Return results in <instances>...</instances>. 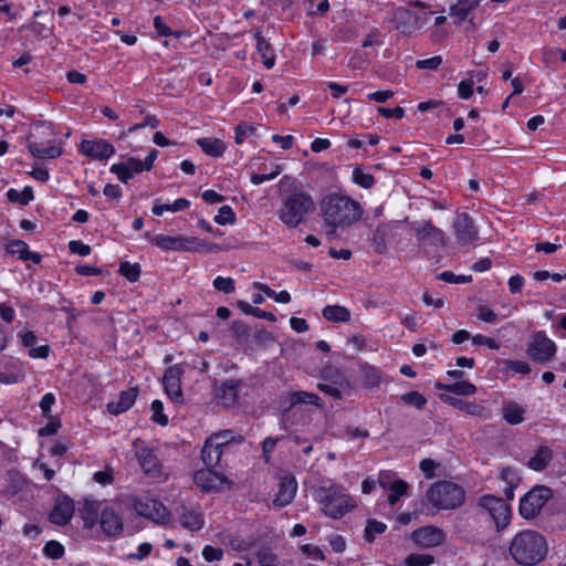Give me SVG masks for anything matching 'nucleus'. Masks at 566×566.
Returning a JSON list of instances; mask_svg holds the SVG:
<instances>
[{"mask_svg": "<svg viewBox=\"0 0 566 566\" xmlns=\"http://www.w3.org/2000/svg\"><path fill=\"white\" fill-rule=\"evenodd\" d=\"M364 213L361 205L344 191H329L319 201V214L327 239L337 237V228L357 222Z\"/></svg>", "mask_w": 566, "mask_h": 566, "instance_id": "nucleus-1", "label": "nucleus"}, {"mask_svg": "<svg viewBox=\"0 0 566 566\" xmlns=\"http://www.w3.org/2000/svg\"><path fill=\"white\" fill-rule=\"evenodd\" d=\"M411 6L417 8L413 11L406 8H397L394 11V21L396 28L402 33L410 35L417 31H429V38L432 42L439 43L447 38V32L440 27L447 22V17L443 13L434 17V28H429V22L433 15L430 10V4L424 1L416 0Z\"/></svg>", "mask_w": 566, "mask_h": 566, "instance_id": "nucleus-2", "label": "nucleus"}, {"mask_svg": "<svg viewBox=\"0 0 566 566\" xmlns=\"http://www.w3.org/2000/svg\"><path fill=\"white\" fill-rule=\"evenodd\" d=\"M84 528L92 537L117 536L123 531V521L118 513L95 501H85L78 510Z\"/></svg>", "mask_w": 566, "mask_h": 566, "instance_id": "nucleus-3", "label": "nucleus"}, {"mask_svg": "<svg viewBox=\"0 0 566 566\" xmlns=\"http://www.w3.org/2000/svg\"><path fill=\"white\" fill-rule=\"evenodd\" d=\"M312 495L321 512L333 520L342 518L357 506L356 500L342 485L332 481L314 488Z\"/></svg>", "mask_w": 566, "mask_h": 566, "instance_id": "nucleus-4", "label": "nucleus"}, {"mask_svg": "<svg viewBox=\"0 0 566 566\" xmlns=\"http://www.w3.org/2000/svg\"><path fill=\"white\" fill-rule=\"evenodd\" d=\"M509 551L516 564L533 566L545 559L548 547L543 535L536 531L525 530L513 536Z\"/></svg>", "mask_w": 566, "mask_h": 566, "instance_id": "nucleus-5", "label": "nucleus"}, {"mask_svg": "<svg viewBox=\"0 0 566 566\" xmlns=\"http://www.w3.org/2000/svg\"><path fill=\"white\" fill-rule=\"evenodd\" d=\"M314 207V200L308 192L295 189L282 198L277 217L286 227L296 228Z\"/></svg>", "mask_w": 566, "mask_h": 566, "instance_id": "nucleus-6", "label": "nucleus"}, {"mask_svg": "<svg viewBox=\"0 0 566 566\" xmlns=\"http://www.w3.org/2000/svg\"><path fill=\"white\" fill-rule=\"evenodd\" d=\"M463 488L454 482L439 481L427 492L428 501L439 510H454L464 502Z\"/></svg>", "mask_w": 566, "mask_h": 566, "instance_id": "nucleus-7", "label": "nucleus"}, {"mask_svg": "<svg viewBox=\"0 0 566 566\" xmlns=\"http://www.w3.org/2000/svg\"><path fill=\"white\" fill-rule=\"evenodd\" d=\"M133 509L139 516L158 525H165L171 521L170 511L160 501L149 495L136 497L133 502Z\"/></svg>", "mask_w": 566, "mask_h": 566, "instance_id": "nucleus-8", "label": "nucleus"}, {"mask_svg": "<svg viewBox=\"0 0 566 566\" xmlns=\"http://www.w3.org/2000/svg\"><path fill=\"white\" fill-rule=\"evenodd\" d=\"M478 504L489 513L494 522L495 531L497 533L505 530L511 523V506L503 499L485 494L480 497Z\"/></svg>", "mask_w": 566, "mask_h": 566, "instance_id": "nucleus-9", "label": "nucleus"}, {"mask_svg": "<svg viewBox=\"0 0 566 566\" xmlns=\"http://www.w3.org/2000/svg\"><path fill=\"white\" fill-rule=\"evenodd\" d=\"M552 496V490L544 485L533 488L520 501V514L526 518H534Z\"/></svg>", "mask_w": 566, "mask_h": 566, "instance_id": "nucleus-10", "label": "nucleus"}, {"mask_svg": "<svg viewBox=\"0 0 566 566\" xmlns=\"http://www.w3.org/2000/svg\"><path fill=\"white\" fill-rule=\"evenodd\" d=\"M556 353V344L548 338L545 333L537 332L533 335L527 347V354L537 363H546L553 358Z\"/></svg>", "mask_w": 566, "mask_h": 566, "instance_id": "nucleus-11", "label": "nucleus"}, {"mask_svg": "<svg viewBox=\"0 0 566 566\" xmlns=\"http://www.w3.org/2000/svg\"><path fill=\"white\" fill-rule=\"evenodd\" d=\"M186 365L176 364L166 369L163 384L166 394L168 397L177 403H181L184 401V395L181 389V377L185 374Z\"/></svg>", "mask_w": 566, "mask_h": 566, "instance_id": "nucleus-12", "label": "nucleus"}, {"mask_svg": "<svg viewBox=\"0 0 566 566\" xmlns=\"http://www.w3.org/2000/svg\"><path fill=\"white\" fill-rule=\"evenodd\" d=\"M379 485L388 493V502L394 505L407 494L409 485L399 479L395 472L381 471L378 476Z\"/></svg>", "mask_w": 566, "mask_h": 566, "instance_id": "nucleus-13", "label": "nucleus"}, {"mask_svg": "<svg viewBox=\"0 0 566 566\" xmlns=\"http://www.w3.org/2000/svg\"><path fill=\"white\" fill-rule=\"evenodd\" d=\"M77 151L82 156L94 160H106L115 154V147L102 138L83 139L77 147Z\"/></svg>", "mask_w": 566, "mask_h": 566, "instance_id": "nucleus-14", "label": "nucleus"}, {"mask_svg": "<svg viewBox=\"0 0 566 566\" xmlns=\"http://www.w3.org/2000/svg\"><path fill=\"white\" fill-rule=\"evenodd\" d=\"M297 491V482L294 475L284 474L279 478L277 490L274 493L271 507L279 510L290 505Z\"/></svg>", "mask_w": 566, "mask_h": 566, "instance_id": "nucleus-15", "label": "nucleus"}, {"mask_svg": "<svg viewBox=\"0 0 566 566\" xmlns=\"http://www.w3.org/2000/svg\"><path fill=\"white\" fill-rule=\"evenodd\" d=\"M193 482L202 491H223L231 485L226 476L208 468L196 471Z\"/></svg>", "mask_w": 566, "mask_h": 566, "instance_id": "nucleus-16", "label": "nucleus"}, {"mask_svg": "<svg viewBox=\"0 0 566 566\" xmlns=\"http://www.w3.org/2000/svg\"><path fill=\"white\" fill-rule=\"evenodd\" d=\"M133 447L139 465L144 470L145 474L151 478H159L161 474V467L153 451L139 440L134 441Z\"/></svg>", "mask_w": 566, "mask_h": 566, "instance_id": "nucleus-17", "label": "nucleus"}, {"mask_svg": "<svg viewBox=\"0 0 566 566\" xmlns=\"http://www.w3.org/2000/svg\"><path fill=\"white\" fill-rule=\"evenodd\" d=\"M412 542L423 548H433L440 546L444 539L446 534L442 530L434 526H423L413 531L410 535Z\"/></svg>", "mask_w": 566, "mask_h": 566, "instance_id": "nucleus-18", "label": "nucleus"}, {"mask_svg": "<svg viewBox=\"0 0 566 566\" xmlns=\"http://www.w3.org/2000/svg\"><path fill=\"white\" fill-rule=\"evenodd\" d=\"M75 505L66 495L57 496L49 514V520L55 525H66L74 515Z\"/></svg>", "mask_w": 566, "mask_h": 566, "instance_id": "nucleus-19", "label": "nucleus"}, {"mask_svg": "<svg viewBox=\"0 0 566 566\" xmlns=\"http://www.w3.org/2000/svg\"><path fill=\"white\" fill-rule=\"evenodd\" d=\"M112 174H115L122 182H128L134 176L146 171L142 160L135 157H129L122 163L113 164L109 168Z\"/></svg>", "mask_w": 566, "mask_h": 566, "instance_id": "nucleus-20", "label": "nucleus"}, {"mask_svg": "<svg viewBox=\"0 0 566 566\" xmlns=\"http://www.w3.org/2000/svg\"><path fill=\"white\" fill-rule=\"evenodd\" d=\"M180 525L188 531H199L205 525L202 512L199 509L182 506L179 513Z\"/></svg>", "mask_w": 566, "mask_h": 566, "instance_id": "nucleus-21", "label": "nucleus"}, {"mask_svg": "<svg viewBox=\"0 0 566 566\" xmlns=\"http://www.w3.org/2000/svg\"><path fill=\"white\" fill-rule=\"evenodd\" d=\"M220 248L197 237L181 235L180 252H217Z\"/></svg>", "mask_w": 566, "mask_h": 566, "instance_id": "nucleus-22", "label": "nucleus"}, {"mask_svg": "<svg viewBox=\"0 0 566 566\" xmlns=\"http://www.w3.org/2000/svg\"><path fill=\"white\" fill-rule=\"evenodd\" d=\"M6 251L9 254L17 255L23 261H32L34 264L40 263L41 255L29 250L28 244L22 240H11L6 244Z\"/></svg>", "mask_w": 566, "mask_h": 566, "instance_id": "nucleus-23", "label": "nucleus"}, {"mask_svg": "<svg viewBox=\"0 0 566 566\" xmlns=\"http://www.w3.org/2000/svg\"><path fill=\"white\" fill-rule=\"evenodd\" d=\"M457 238L461 243H470L476 239V231L471 219L467 214H461L454 222Z\"/></svg>", "mask_w": 566, "mask_h": 566, "instance_id": "nucleus-24", "label": "nucleus"}, {"mask_svg": "<svg viewBox=\"0 0 566 566\" xmlns=\"http://www.w3.org/2000/svg\"><path fill=\"white\" fill-rule=\"evenodd\" d=\"M137 391L134 388L122 391L116 401L107 403V410L112 415H119L127 411L136 401Z\"/></svg>", "mask_w": 566, "mask_h": 566, "instance_id": "nucleus-25", "label": "nucleus"}, {"mask_svg": "<svg viewBox=\"0 0 566 566\" xmlns=\"http://www.w3.org/2000/svg\"><path fill=\"white\" fill-rule=\"evenodd\" d=\"M145 237L148 241L159 248L163 251H179L181 244V235H168V234H156L150 235V233H145Z\"/></svg>", "mask_w": 566, "mask_h": 566, "instance_id": "nucleus-26", "label": "nucleus"}, {"mask_svg": "<svg viewBox=\"0 0 566 566\" xmlns=\"http://www.w3.org/2000/svg\"><path fill=\"white\" fill-rule=\"evenodd\" d=\"M28 148L34 158L54 159L62 154L61 147L51 143L43 144L30 140Z\"/></svg>", "mask_w": 566, "mask_h": 566, "instance_id": "nucleus-27", "label": "nucleus"}, {"mask_svg": "<svg viewBox=\"0 0 566 566\" xmlns=\"http://www.w3.org/2000/svg\"><path fill=\"white\" fill-rule=\"evenodd\" d=\"M197 145L206 155L211 157H221L227 149V144L217 137L198 138Z\"/></svg>", "mask_w": 566, "mask_h": 566, "instance_id": "nucleus-28", "label": "nucleus"}, {"mask_svg": "<svg viewBox=\"0 0 566 566\" xmlns=\"http://www.w3.org/2000/svg\"><path fill=\"white\" fill-rule=\"evenodd\" d=\"M190 201L186 198H178L172 203H160L159 200L154 202L151 212L155 216H163L165 212H179L187 210L190 207Z\"/></svg>", "mask_w": 566, "mask_h": 566, "instance_id": "nucleus-29", "label": "nucleus"}, {"mask_svg": "<svg viewBox=\"0 0 566 566\" xmlns=\"http://www.w3.org/2000/svg\"><path fill=\"white\" fill-rule=\"evenodd\" d=\"M256 556L260 566H293L290 559L275 554L270 548L260 549Z\"/></svg>", "mask_w": 566, "mask_h": 566, "instance_id": "nucleus-30", "label": "nucleus"}, {"mask_svg": "<svg viewBox=\"0 0 566 566\" xmlns=\"http://www.w3.org/2000/svg\"><path fill=\"white\" fill-rule=\"evenodd\" d=\"M480 0H459L450 7V15L454 17L455 24H461L468 14L479 4Z\"/></svg>", "mask_w": 566, "mask_h": 566, "instance_id": "nucleus-31", "label": "nucleus"}, {"mask_svg": "<svg viewBox=\"0 0 566 566\" xmlns=\"http://www.w3.org/2000/svg\"><path fill=\"white\" fill-rule=\"evenodd\" d=\"M255 38H256V50H258V53L261 56L263 65L268 70H270L275 64L274 51H273L271 44L263 36H261L260 33H258L255 35Z\"/></svg>", "mask_w": 566, "mask_h": 566, "instance_id": "nucleus-32", "label": "nucleus"}, {"mask_svg": "<svg viewBox=\"0 0 566 566\" xmlns=\"http://www.w3.org/2000/svg\"><path fill=\"white\" fill-rule=\"evenodd\" d=\"M525 409L516 402L510 401L503 406V418L512 426L520 424L524 420Z\"/></svg>", "mask_w": 566, "mask_h": 566, "instance_id": "nucleus-33", "label": "nucleus"}, {"mask_svg": "<svg viewBox=\"0 0 566 566\" xmlns=\"http://www.w3.org/2000/svg\"><path fill=\"white\" fill-rule=\"evenodd\" d=\"M553 458V451L548 447H541L530 459L528 467L534 471L544 470Z\"/></svg>", "mask_w": 566, "mask_h": 566, "instance_id": "nucleus-34", "label": "nucleus"}, {"mask_svg": "<svg viewBox=\"0 0 566 566\" xmlns=\"http://www.w3.org/2000/svg\"><path fill=\"white\" fill-rule=\"evenodd\" d=\"M322 313L331 322H348L350 319L349 311L340 305H327Z\"/></svg>", "mask_w": 566, "mask_h": 566, "instance_id": "nucleus-35", "label": "nucleus"}, {"mask_svg": "<svg viewBox=\"0 0 566 566\" xmlns=\"http://www.w3.org/2000/svg\"><path fill=\"white\" fill-rule=\"evenodd\" d=\"M221 453L222 450L216 448L213 443H210L208 438L201 450V459L207 467H212L219 462Z\"/></svg>", "mask_w": 566, "mask_h": 566, "instance_id": "nucleus-36", "label": "nucleus"}, {"mask_svg": "<svg viewBox=\"0 0 566 566\" xmlns=\"http://www.w3.org/2000/svg\"><path fill=\"white\" fill-rule=\"evenodd\" d=\"M437 387L459 396H472L476 392L475 385L469 381H458L451 385H437Z\"/></svg>", "mask_w": 566, "mask_h": 566, "instance_id": "nucleus-37", "label": "nucleus"}, {"mask_svg": "<svg viewBox=\"0 0 566 566\" xmlns=\"http://www.w3.org/2000/svg\"><path fill=\"white\" fill-rule=\"evenodd\" d=\"M352 180L355 185L364 188L369 189L375 184V178L371 174L365 171L360 167H355L352 174Z\"/></svg>", "mask_w": 566, "mask_h": 566, "instance_id": "nucleus-38", "label": "nucleus"}, {"mask_svg": "<svg viewBox=\"0 0 566 566\" xmlns=\"http://www.w3.org/2000/svg\"><path fill=\"white\" fill-rule=\"evenodd\" d=\"M449 402L453 406H457L461 410H463L465 413L474 417H484L485 415V408L479 403L475 402H467L461 401L457 399H449Z\"/></svg>", "mask_w": 566, "mask_h": 566, "instance_id": "nucleus-39", "label": "nucleus"}, {"mask_svg": "<svg viewBox=\"0 0 566 566\" xmlns=\"http://www.w3.org/2000/svg\"><path fill=\"white\" fill-rule=\"evenodd\" d=\"M434 562L432 555L427 553H412L405 559L406 566H430Z\"/></svg>", "mask_w": 566, "mask_h": 566, "instance_id": "nucleus-40", "label": "nucleus"}, {"mask_svg": "<svg viewBox=\"0 0 566 566\" xmlns=\"http://www.w3.org/2000/svg\"><path fill=\"white\" fill-rule=\"evenodd\" d=\"M256 125L249 122H243L237 126L234 130V139L238 145L242 144L248 137L254 135Z\"/></svg>", "mask_w": 566, "mask_h": 566, "instance_id": "nucleus-41", "label": "nucleus"}, {"mask_svg": "<svg viewBox=\"0 0 566 566\" xmlns=\"http://www.w3.org/2000/svg\"><path fill=\"white\" fill-rule=\"evenodd\" d=\"M387 528V525L377 520H369L366 524L364 537L368 542H373L377 535L382 534Z\"/></svg>", "mask_w": 566, "mask_h": 566, "instance_id": "nucleus-42", "label": "nucleus"}, {"mask_svg": "<svg viewBox=\"0 0 566 566\" xmlns=\"http://www.w3.org/2000/svg\"><path fill=\"white\" fill-rule=\"evenodd\" d=\"M118 271L129 282H136L140 276V266L137 263L120 262Z\"/></svg>", "mask_w": 566, "mask_h": 566, "instance_id": "nucleus-43", "label": "nucleus"}, {"mask_svg": "<svg viewBox=\"0 0 566 566\" xmlns=\"http://www.w3.org/2000/svg\"><path fill=\"white\" fill-rule=\"evenodd\" d=\"M213 220L221 226L233 224L235 222V213L230 206H222Z\"/></svg>", "mask_w": 566, "mask_h": 566, "instance_id": "nucleus-44", "label": "nucleus"}, {"mask_svg": "<svg viewBox=\"0 0 566 566\" xmlns=\"http://www.w3.org/2000/svg\"><path fill=\"white\" fill-rule=\"evenodd\" d=\"M235 437L231 430H222L216 432L209 437L210 443H213L216 448H221L234 441Z\"/></svg>", "mask_w": 566, "mask_h": 566, "instance_id": "nucleus-45", "label": "nucleus"}, {"mask_svg": "<svg viewBox=\"0 0 566 566\" xmlns=\"http://www.w3.org/2000/svg\"><path fill=\"white\" fill-rule=\"evenodd\" d=\"M281 171H282L281 165H277V164L272 165L271 166V170L268 174H253L251 176V182L253 185L258 186V185H261V184H263L265 181L273 180V179H275L281 174Z\"/></svg>", "mask_w": 566, "mask_h": 566, "instance_id": "nucleus-46", "label": "nucleus"}, {"mask_svg": "<svg viewBox=\"0 0 566 566\" xmlns=\"http://www.w3.org/2000/svg\"><path fill=\"white\" fill-rule=\"evenodd\" d=\"M7 197L10 201L20 202L22 205H27L33 199L32 191L29 188H25L22 192L11 188L7 191Z\"/></svg>", "mask_w": 566, "mask_h": 566, "instance_id": "nucleus-47", "label": "nucleus"}, {"mask_svg": "<svg viewBox=\"0 0 566 566\" xmlns=\"http://www.w3.org/2000/svg\"><path fill=\"white\" fill-rule=\"evenodd\" d=\"M213 287L224 294L233 293L235 290V282L232 277L217 276L212 282Z\"/></svg>", "mask_w": 566, "mask_h": 566, "instance_id": "nucleus-48", "label": "nucleus"}, {"mask_svg": "<svg viewBox=\"0 0 566 566\" xmlns=\"http://www.w3.org/2000/svg\"><path fill=\"white\" fill-rule=\"evenodd\" d=\"M151 420L160 426L168 423V417L164 413V405L160 400H154L150 406Z\"/></svg>", "mask_w": 566, "mask_h": 566, "instance_id": "nucleus-49", "label": "nucleus"}, {"mask_svg": "<svg viewBox=\"0 0 566 566\" xmlns=\"http://www.w3.org/2000/svg\"><path fill=\"white\" fill-rule=\"evenodd\" d=\"M476 316L480 321L494 324L497 322V313L488 305H480L476 310Z\"/></svg>", "mask_w": 566, "mask_h": 566, "instance_id": "nucleus-50", "label": "nucleus"}, {"mask_svg": "<svg viewBox=\"0 0 566 566\" xmlns=\"http://www.w3.org/2000/svg\"><path fill=\"white\" fill-rule=\"evenodd\" d=\"M401 400L411 405L418 409H421L426 402L427 399L418 391H409L401 396Z\"/></svg>", "mask_w": 566, "mask_h": 566, "instance_id": "nucleus-51", "label": "nucleus"}, {"mask_svg": "<svg viewBox=\"0 0 566 566\" xmlns=\"http://www.w3.org/2000/svg\"><path fill=\"white\" fill-rule=\"evenodd\" d=\"M201 555L207 563L219 562L223 558V551L219 547L206 545L202 548Z\"/></svg>", "mask_w": 566, "mask_h": 566, "instance_id": "nucleus-52", "label": "nucleus"}, {"mask_svg": "<svg viewBox=\"0 0 566 566\" xmlns=\"http://www.w3.org/2000/svg\"><path fill=\"white\" fill-rule=\"evenodd\" d=\"M319 401H321V399L318 396H316L315 394H310V392H305V391H298L292 396L293 403H310V405L318 406Z\"/></svg>", "mask_w": 566, "mask_h": 566, "instance_id": "nucleus-53", "label": "nucleus"}, {"mask_svg": "<svg viewBox=\"0 0 566 566\" xmlns=\"http://www.w3.org/2000/svg\"><path fill=\"white\" fill-rule=\"evenodd\" d=\"M43 553L50 558H60L64 554V547L56 541H50L45 544Z\"/></svg>", "mask_w": 566, "mask_h": 566, "instance_id": "nucleus-54", "label": "nucleus"}, {"mask_svg": "<svg viewBox=\"0 0 566 566\" xmlns=\"http://www.w3.org/2000/svg\"><path fill=\"white\" fill-rule=\"evenodd\" d=\"M442 64V56L434 55L429 59L418 60L416 67L419 70H437Z\"/></svg>", "mask_w": 566, "mask_h": 566, "instance_id": "nucleus-55", "label": "nucleus"}, {"mask_svg": "<svg viewBox=\"0 0 566 566\" xmlns=\"http://www.w3.org/2000/svg\"><path fill=\"white\" fill-rule=\"evenodd\" d=\"M439 277L447 282V283H451V284H465V283H469L471 282L472 277L471 275H455L454 273L450 272V271H444L442 272Z\"/></svg>", "mask_w": 566, "mask_h": 566, "instance_id": "nucleus-56", "label": "nucleus"}, {"mask_svg": "<svg viewBox=\"0 0 566 566\" xmlns=\"http://www.w3.org/2000/svg\"><path fill=\"white\" fill-rule=\"evenodd\" d=\"M504 366L507 370L514 371L516 374H528L531 368L527 363L521 360H504Z\"/></svg>", "mask_w": 566, "mask_h": 566, "instance_id": "nucleus-57", "label": "nucleus"}, {"mask_svg": "<svg viewBox=\"0 0 566 566\" xmlns=\"http://www.w3.org/2000/svg\"><path fill=\"white\" fill-rule=\"evenodd\" d=\"M69 249L72 253L86 256L91 253V247L88 244L83 243L80 240H71L69 242Z\"/></svg>", "mask_w": 566, "mask_h": 566, "instance_id": "nucleus-58", "label": "nucleus"}, {"mask_svg": "<svg viewBox=\"0 0 566 566\" xmlns=\"http://www.w3.org/2000/svg\"><path fill=\"white\" fill-rule=\"evenodd\" d=\"M471 340H472V343H473L474 345H479V346H480V345L488 346L490 349H494V350H496V349H499V348H500V344H499L495 339H493V338H491V337H486V336H484V335H482V334L473 335V336L471 337Z\"/></svg>", "mask_w": 566, "mask_h": 566, "instance_id": "nucleus-59", "label": "nucleus"}, {"mask_svg": "<svg viewBox=\"0 0 566 566\" xmlns=\"http://www.w3.org/2000/svg\"><path fill=\"white\" fill-rule=\"evenodd\" d=\"M153 551V545L148 542L142 543L137 546V551L135 553H132L128 555L129 558L136 559V560H143L147 556L150 555Z\"/></svg>", "mask_w": 566, "mask_h": 566, "instance_id": "nucleus-60", "label": "nucleus"}, {"mask_svg": "<svg viewBox=\"0 0 566 566\" xmlns=\"http://www.w3.org/2000/svg\"><path fill=\"white\" fill-rule=\"evenodd\" d=\"M18 338L21 345L28 350L36 344V335L31 331H22L18 333Z\"/></svg>", "mask_w": 566, "mask_h": 566, "instance_id": "nucleus-61", "label": "nucleus"}, {"mask_svg": "<svg viewBox=\"0 0 566 566\" xmlns=\"http://www.w3.org/2000/svg\"><path fill=\"white\" fill-rule=\"evenodd\" d=\"M439 465V463L431 459H424L420 462V470L427 479H432L434 476V471Z\"/></svg>", "mask_w": 566, "mask_h": 566, "instance_id": "nucleus-62", "label": "nucleus"}, {"mask_svg": "<svg viewBox=\"0 0 566 566\" xmlns=\"http://www.w3.org/2000/svg\"><path fill=\"white\" fill-rule=\"evenodd\" d=\"M28 355L33 359H44L50 355V347L48 345H34L28 350Z\"/></svg>", "mask_w": 566, "mask_h": 566, "instance_id": "nucleus-63", "label": "nucleus"}, {"mask_svg": "<svg viewBox=\"0 0 566 566\" xmlns=\"http://www.w3.org/2000/svg\"><path fill=\"white\" fill-rule=\"evenodd\" d=\"M458 95L462 99H469L473 95V82L461 81L458 85Z\"/></svg>", "mask_w": 566, "mask_h": 566, "instance_id": "nucleus-64", "label": "nucleus"}]
</instances>
